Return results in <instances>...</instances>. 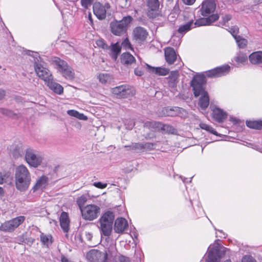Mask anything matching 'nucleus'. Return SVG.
Returning a JSON list of instances; mask_svg holds the SVG:
<instances>
[{"instance_id": "52", "label": "nucleus", "mask_w": 262, "mask_h": 262, "mask_svg": "<svg viewBox=\"0 0 262 262\" xmlns=\"http://www.w3.org/2000/svg\"><path fill=\"white\" fill-rule=\"evenodd\" d=\"M238 31V28L237 27L234 26L230 28V32L232 34V35L235 38V37L238 36L237 35V34Z\"/></svg>"}, {"instance_id": "35", "label": "nucleus", "mask_w": 262, "mask_h": 262, "mask_svg": "<svg viewBox=\"0 0 262 262\" xmlns=\"http://www.w3.org/2000/svg\"><path fill=\"white\" fill-rule=\"evenodd\" d=\"M147 6L151 11H154L157 10L160 6L158 0H147Z\"/></svg>"}, {"instance_id": "24", "label": "nucleus", "mask_w": 262, "mask_h": 262, "mask_svg": "<svg viewBox=\"0 0 262 262\" xmlns=\"http://www.w3.org/2000/svg\"><path fill=\"white\" fill-rule=\"evenodd\" d=\"M120 60L121 62L126 66L131 65L136 62L135 57L128 52L122 53L120 57Z\"/></svg>"}, {"instance_id": "23", "label": "nucleus", "mask_w": 262, "mask_h": 262, "mask_svg": "<svg viewBox=\"0 0 262 262\" xmlns=\"http://www.w3.org/2000/svg\"><path fill=\"white\" fill-rule=\"evenodd\" d=\"M60 224L61 228L65 233H68L69 230V219L68 214L66 212H62L60 215Z\"/></svg>"}, {"instance_id": "6", "label": "nucleus", "mask_w": 262, "mask_h": 262, "mask_svg": "<svg viewBox=\"0 0 262 262\" xmlns=\"http://www.w3.org/2000/svg\"><path fill=\"white\" fill-rule=\"evenodd\" d=\"M52 63L55 66L57 70L66 79H72L74 77V73L73 69L67 62L57 57L52 58Z\"/></svg>"}, {"instance_id": "21", "label": "nucleus", "mask_w": 262, "mask_h": 262, "mask_svg": "<svg viewBox=\"0 0 262 262\" xmlns=\"http://www.w3.org/2000/svg\"><path fill=\"white\" fill-rule=\"evenodd\" d=\"M110 50L108 53L110 56L114 61H116L120 54L121 51V47L119 45L118 42L115 43H112L111 46L110 47Z\"/></svg>"}, {"instance_id": "44", "label": "nucleus", "mask_w": 262, "mask_h": 262, "mask_svg": "<svg viewBox=\"0 0 262 262\" xmlns=\"http://www.w3.org/2000/svg\"><path fill=\"white\" fill-rule=\"evenodd\" d=\"M27 242H28L27 237V233H23L15 238V242L19 244L26 243Z\"/></svg>"}, {"instance_id": "7", "label": "nucleus", "mask_w": 262, "mask_h": 262, "mask_svg": "<svg viewBox=\"0 0 262 262\" xmlns=\"http://www.w3.org/2000/svg\"><path fill=\"white\" fill-rule=\"evenodd\" d=\"M24 216H19L5 221L0 226V231L4 232H12L25 220Z\"/></svg>"}, {"instance_id": "28", "label": "nucleus", "mask_w": 262, "mask_h": 262, "mask_svg": "<svg viewBox=\"0 0 262 262\" xmlns=\"http://www.w3.org/2000/svg\"><path fill=\"white\" fill-rule=\"evenodd\" d=\"M249 60L253 64L262 63V51L253 52L249 55Z\"/></svg>"}, {"instance_id": "13", "label": "nucleus", "mask_w": 262, "mask_h": 262, "mask_svg": "<svg viewBox=\"0 0 262 262\" xmlns=\"http://www.w3.org/2000/svg\"><path fill=\"white\" fill-rule=\"evenodd\" d=\"M112 93L118 98H127L133 95L131 89L128 86L123 85L113 88Z\"/></svg>"}, {"instance_id": "31", "label": "nucleus", "mask_w": 262, "mask_h": 262, "mask_svg": "<svg viewBox=\"0 0 262 262\" xmlns=\"http://www.w3.org/2000/svg\"><path fill=\"white\" fill-rule=\"evenodd\" d=\"M246 125L250 128L258 130L262 128L261 120L246 121Z\"/></svg>"}, {"instance_id": "37", "label": "nucleus", "mask_w": 262, "mask_h": 262, "mask_svg": "<svg viewBox=\"0 0 262 262\" xmlns=\"http://www.w3.org/2000/svg\"><path fill=\"white\" fill-rule=\"evenodd\" d=\"M0 113L3 115L10 118L18 117L16 114L14 113L12 111L9 109L1 107Z\"/></svg>"}, {"instance_id": "48", "label": "nucleus", "mask_w": 262, "mask_h": 262, "mask_svg": "<svg viewBox=\"0 0 262 262\" xmlns=\"http://www.w3.org/2000/svg\"><path fill=\"white\" fill-rule=\"evenodd\" d=\"M206 18L208 22V25H210L219 18V15L218 14H213Z\"/></svg>"}, {"instance_id": "12", "label": "nucleus", "mask_w": 262, "mask_h": 262, "mask_svg": "<svg viewBox=\"0 0 262 262\" xmlns=\"http://www.w3.org/2000/svg\"><path fill=\"white\" fill-rule=\"evenodd\" d=\"M230 70V67L228 64L223 65L215 68L206 72L208 77H219L228 74Z\"/></svg>"}, {"instance_id": "61", "label": "nucleus", "mask_w": 262, "mask_h": 262, "mask_svg": "<svg viewBox=\"0 0 262 262\" xmlns=\"http://www.w3.org/2000/svg\"><path fill=\"white\" fill-rule=\"evenodd\" d=\"M4 179L3 174L1 172H0V184H3V183L4 182Z\"/></svg>"}, {"instance_id": "45", "label": "nucleus", "mask_w": 262, "mask_h": 262, "mask_svg": "<svg viewBox=\"0 0 262 262\" xmlns=\"http://www.w3.org/2000/svg\"><path fill=\"white\" fill-rule=\"evenodd\" d=\"M207 23L206 17L199 18L196 20L195 23L193 22V27L194 28L195 27L208 25Z\"/></svg>"}, {"instance_id": "3", "label": "nucleus", "mask_w": 262, "mask_h": 262, "mask_svg": "<svg viewBox=\"0 0 262 262\" xmlns=\"http://www.w3.org/2000/svg\"><path fill=\"white\" fill-rule=\"evenodd\" d=\"M115 212L107 210L103 213L98 220V227L101 235L110 236L112 232L113 225L115 221Z\"/></svg>"}, {"instance_id": "46", "label": "nucleus", "mask_w": 262, "mask_h": 262, "mask_svg": "<svg viewBox=\"0 0 262 262\" xmlns=\"http://www.w3.org/2000/svg\"><path fill=\"white\" fill-rule=\"evenodd\" d=\"M122 46L126 50H133V47L127 37H126L122 42Z\"/></svg>"}, {"instance_id": "20", "label": "nucleus", "mask_w": 262, "mask_h": 262, "mask_svg": "<svg viewBox=\"0 0 262 262\" xmlns=\"http://www.w3.org/2000/svg\"><path fill=\"white\" fill-rule=\"evenodd\" d=\"M221 251L217 248H212L208 252L207 262H220Z\"/></svg>"}, {"instance_id": "5", "label": "nucleus", "mask_w": 262, "mask_h": 262, "mask_svg": "<svg viewBox=\"0 0 262 262\" xmlns=\"http://www.w3.org/2000/svg\"><path fill=\"white\" fill-rule=\"evenodd\" d=\"M30 56H32L34 57V67L35 71L36 73L38 76L42 79L45 83H46L48 81L51 79L53 76L50 71L47 68H45L42 64L41 63V61L40 60V57L38 56L35 57L34 56V54H35L36 56L37 55L38 53L36 52H33L32 51H29Z\"/></svg>"}, {"instance_id": "17", "label": "nucleus", "mask_w": 262, "mask_h": 262, "mask_svg": "<svg viewBox=\"0 0 262 262\" xmlns=\"http://www.w3.org/2000/svg\"><path fill=\"white\" fill-rule=\"evenodd\" d=\"M146 67L149 73L155 74L158 76H165L168 74L169 72L168 69L162 67H154L147 63H146Z\"/></svg>"}, {"instance_id": "26", "label": "nucleus", "mask_w": 262, "mask_h": 262, "mask_svg": "<svg viewBox=\"0 0 262 262\" xmlns=\"http://www.w3.org/2000/svg\"><path fill=\"white\" fill-rule=\"evenodd\" d=\"M48 178L46 176H42L39 177L32 188L33 192H35L39 189H42L45 188L48 184Z\"/></svg>"}, {"instance_id": "58", "label": "nucleus", "mask_w": 262, "mask_h": 262, "mask_svg": "<svg viewBox=\"0 0 262 262\" xmlns=\"http://www.w3.org/2000/svg\"><path fill=\"white\" fill-rule=\"evenodd\" d=\"M183 2L187 5H191L194 3L195 0H183Z\"/></svg>"}, {"instance_id": "60", "label": "nucleus", "mask_w": 262, "mask_h": 262, "mask_svg": "<svg viewBox=\"0 0 262 262\" xmlns=\"http://www.w3.org/2000/svg\"><path fill=\"white\" fill-rule=\"evenodd\" d=\"M85 235H86V238L90 241L91 240V239L93 237L92 234L89 232H86Z\"/></svg>"}, {"instance_id": "34", "label": "nucleus", "mask_w": 262, "mask_h": 262, "mask_svg": "<svg viewBox=\"0 0 262 262\" xmlns=\"http://www.w3.org/2000/svg\"><path fill=\"white\" fill-rule=\"evenodd\" d=\"M104 252L107 253V257L110 256L112 257L115 258V256H117V250L116 245L111 244L109 247L107 248L106 251H105Z\"/></svg>"}, {"instance_id": "32", "label": "nucleus", "mask_w": 262, "mask_h": 262, "mask_svg": "<svg viewBox=\"0 0 262 262\" xmlns=\"http://www.w3.org/2000/svg\"><path fill=\"white\" fill-rule=\"evenodd\" d=\"M99 81L102 84L111 82L112 77L108 73H100L98 76Z\"/></svg>"}, {"instance_id": "14", "label": "nucleus", "mask_w": 262, "mask_h": 262, "mask_svg": "<svg viewBox=\"0 0 262 262\" xmlns=\"http://www.w3.org/2000/svg\"><path fill=\"white\" fill-rule=\"evenodd\" d=\"M215 8L216 4L213 0H207L202 4L201 14L204 16H207L213 12Z\"/></svg>"}, {"instance_id": "62", "label": "nucleus", "mask_w": 262, "mask_h": 262, "mask_svg": "<svg viewBox=\"0 0 262 262\" xmlns=\"http://www.w3.org/2000/svg\"><path fill=\"white\" fill-rule=\"evenodd\" d=\"M219 231L222 234V235H219L220 237H223V238H225L226 237V235L225 234L222 232V231L221 230H219Z\"/></svg>"}, {"instance_id": "41", "label": "nucleus", "mask_w": 262, "mask_h": 262, "mask_svg": "<svg viewBox=\"0 0 262 262\" xmlns=\"http://www.w3.org/2000/svg\"><path fill=\"white\" fill-rule=\"evenodd\" d=\"M235 39L237 42V44L239 48H244L247 43V40L240 36L235 37Z\"/></svg>"}, {"instance_id": "63", "label": "nucleus", "mask_w": 262, "mask_h": 262, "mask_svg": "<svg viewBox=\"0 0 262 262\" xmlns=\"http://www.w3.org/2000/svg\"><path fill=\"white\" fill-rule=\"evenodd\" d=\"M147 15L149 17H154V16H153L152 15V13H151L150 11H149L148 13H147Z\"/></svg>"}, {"instance_id": "55", "label": "nucleus", "mask_w": 262, "mask_h": 262, "mask_svg": "<svg viewBox=\"0 0 262 262\" xmlns=\"http://www.w3.org/2000/svg\"><path fill=\"white\" fill-rule=\"evenodd\" d=\"M231 18L232 16L230 14H226L225 15V16L223 17V25H225V23L231 20Z\"/></svg>"}, {"instance_id": "54", "label": "nucleus", "mask_w": 262, "mask_h": 262, "mask_svg": "<svg viewBox=\"0 0 262 262\" xmlns=\"http://www.w3.org/2000/svg\"><path fill=\"white\" fill-rule=\"evenodd\" d=\"M40 241L43 244H46L49 242V237L45 235L43 233L40 234Z\"/></svg>"}, {"instance_id": "36", "label": "nucleus", "mask_w": 262, "mask_h": 262, "mask_svg": "<svg viewBox=\"0 0 262 262\" xmlns=\"http://www.w3.org/2000/svg\"><path fill=\"white\" fill-rule=\"evenodd\" d=\"M234 60L238 64L243 63L247 60V56L245 54L239 53L234 57Z\"/></svg>"}, {"instance_id": "18", "label": "nucleus", "mask_w": 262, "mask_h": 262, "mask_svg": "<svg viewBox=\"0 0 262 262\" xmlns=\"http://www.w3.org/2000/svg\"><path fill=\"white\" fill-rule=\"evenodd\" d=\"M212 118L217 122L221 123L227 118V113L219 107H215L212 111Z\"/></svg>"}, {"instance_id": "49", "label": "nucleus", "mask_w": 262, "mask_h": 262, "mask_svg": "<svg viewBox=\"0 0 262 262\" xmlns=\"http://www.w3.org/2000/svg\"><path fill=\"white\" fill-rule=\"evenodd\" d=\"M182 109V108L179 107H173L170 108H169V111L171 112V113L168 114L167 115L171 116L177 115L178 113H179L181 112V110Z\"/></svg>"}, {"instance_id": "53", "label": "nucleus", "mask_w": 262, "mask_h": 262, "mask_svg": "<svg viewBox=\"0 0 262 262\" xmlns=\"http://www.w3.org/2000/svg\"><path fill=\"white\" fill-rule=\"evenodd\" d=\"M93 185L97 188L100 189H103L107 186V184H103L100 182H95Z\"/></svg>"}, {"instance_id": "56", "label": "nucleus", "mask_w": 262, "mask_h": 262, "mask_svg": "<svg viewBox=\"0 0 262 262\" xmlns=\"http://www.w3.org/2000/svg\"><path fill=\"white\" fill-rule=\"evenodd\" d=\"M6 95V92L5 90L0 89V101L3 100Z\"/></svg>"}, {"instance_id": "15", "label": "nucleus", "mask_w": 262, "mask_h": 262, "mask_svg": "<svg viewBox=\"0 0 262 262\" xmlns=\"http://www.w3.org/2000/svg\"><path fill=\"white\" fill-rule=\"evenodd\" d=\"M128 227L127 221L123 217H118L114 223V229L117 233H122Z\"/></svg>"}, {"instance_id": "2", "label": "nucleus", "mask_w": 262, "mask_h": 262, "mask_svg": "<svg viewBox=\"0 0 262 262\" xmlns=\"http://www.w3.org/2000/svg\"><path fill=\"white\" fill-rule=\"evenodd\" d=\"M31 182V174L24 165L17 166L15 170V184L16 188L21 191H26Z\"/></svg>"}, {"instance_id": "40", "label": "nucleus", "mask_w": 262, "mask_h": 262, "mask_svg": "<svg viewBox=\"0 0 262 262\" xmlns=\"http://www.w3.org/2000/svg\"><path fill=\"white\" fill-rule=\"evenodd\" d=\"M114 262H130V259L127 256L119 254L113 258Z\"/></svg>"}, {"instance_id": "51", "label": "nucleus", "mask_w": 262, "mask_h": 262, "mask_svg": "<svg viewBox=\"0 0 262 262\" xmlns=\"http://www.w3.org/2000/svg\"><path fill=\"white\" fill-rule=\"evenodd\" d=\"M143 150L144 149L152 150L154 149V146L155 144L152 143L146 142V143H143Z\"/></svg>"}, {"instance_id": "50", "label": "nucleus", "mask_w": 262, "mask_h": 262, "mask_svg": "<svg viewBox=\"0 0 262 262\" xmlns=\"http://www.w3.org/2000/svg\"><path fill=\"white\" fill-rule=\"evenodd\" d=\"M94 0H81V6L85 9H88L93 3Z\"/></svg>"}, {"instance_id": "1", "label": "nucleus", "mask_w": 262, "mask_h": 262, "mask_svg": "<svg viewBox=\"0 0 262 262\" xmlns=\"http://www.w3.org/2000/svg\"><path fill=\"white\" fill-rule=\"evenodd\" d=\"M206 83V76L203 74H195L190 82L193 95L195 97L201 96L199 105L202 110H205L209 104V97L205 90Z\"/></svg>"}, {"instance_id": "27", "label": "nucleus", "mask_w": 262, "mask_h": 262, "mask_svg": "<svg viewBox=\"0 0 262 262\" xmlns=\"http://www.w3.org/2000/svg\"><path fill=\"white\" fill-rule=\"evenodd\" d=\"M178 73L177 71H172L170 73L169 77H168V85L169 87L174 88L177 86L178 82Z\"/></svg>"}, {"instance_id": "57", "label": "nucleus", "mask_w": 262, "mask_h": 262, "mask_svg": "<svg viewBox=\"0 0 262 262\" xmlns=\"http://www.w3.org/2000/svg\"><path fill=\"white\" fill-rule=\"evenodd\" d=\"M134 73L135 75L139 76H141L143 74V72L142 71L136 68L134 70Z\"/></svg>"}, {"instance_id": "30", "label": "nucleus", "mask_w": 262, "mask_h": 262, "mask_svg": "<svg viewBox=\"0 0 262 262\" xmlns=\"http://www.w3.org/2000/svg\"><path fill=\"white\" fill-rule=\"evenodd\" d=\"M193 21L191 20L186 24L181 25L178 29V32L180 34H183L190 30L193 27Z\"/></svg>"}, {"instance_id": "39", "label": "nucleus", "mask_w": 262, "mask_h": 262, "mask_svg": "<svg viewBox=\"0 0 262 262\" xmlns=\"http://www.w3.org/2000/svg\"><path fill=\"white\" fill-rule=\"evenodd\" d=\"M143 147V143H133L131 145L125 146V147L129 148V149L138 151L142 150Z\"/></svg>"}, {"instance_id": "11", "label": "nucleus", "mask_w": 262, "mask_h": 262, "mask_svg": "<svg viewBox=\"0 0 262 262\" xmlns=\"http://www.w3.org/2000/svg\"><path fill=\"white\" fill-rule=\"evenodd\" d=\"M148 35L147 30L141 26L134 28L132 32L133 40L139 43L144 42Z\"/></svg>"}, {"instance_id": "59", "label": "nucleus", "mask_w": 262, "mask_h": 262, "mask_svg": "<svg viewBox=\"0 0 262 262\" xmlns=\"http://www.w3.org/2000/svg\"><path fill=\"white\" fill-rule=\"evenodd\" d=\"M88 19L90 22V25H93V18H92V14L91 13V12H89V14H88Z\"/></svg>"}, {"instance_id": "9", "label": "nucleus", "mask_w": 262, "mask_h": 262, "mask_svg": "<svg viewBox=\"0 0 262 262\" xmlns=\"http://www.w3.org/2000/svg\"><path fill=\"white\" fill-rule=\"evenodd\" d=\"M25 160L31 166L37 167L40 165L42 161V158L36 154V151L31 148L25 150Z\"/></svg>"}, {"instance_id": "8", "label": "nucleus", "mask_w": 262, "mask_h": 262, "mask_svg": "<svg viewBox=\"0 0 262 262\" xmlns=\"http://www.w3.org/2000/svg\"><path fill=\"white\" fill-rule=\"evenodd\" d=\"M81 212L83 219L92 221L98 217L100 212V208L95 205H89L81 209Z\"/></svg>"}, {"instance_id": "47", "label": "nucleus", "mask_w": 262, "mask_h": 262, "mask_svg": "<svg viewBox=\"0 0 262 262\" xmlns=\"http://www.w3.org/2000/svg\"><path fill=\"white\" fill-rule=\"evenodd\" d=\"M96 45L99 47L104 50H108L110 49L108 46L103 39H100L96 41Z\"/></svg>"}, {"instance_id": "42", "label": "nucleus", "mask_w": 262, "mask_h": 262, "mask_svg": "<svg viewBox=\"0 0 262 262\" xmlns=\"http://www.w3.org/2000/svg\"><path fill=\"white\" fill-rule=\"evenodd\" d=\"M86 201L87 198L84 195H82L77 199L76 202L81 211V209H83L84 208L83 206L84 205Z\"/></svg>"}, {"instance_id": "16", "label": "nucleus", "mask_w": 262, "mask_h": 262, "mask_svg": "<svg viewBox=\"0 0 262 262\" xmlns=\"http://www.w3.org/2000/svg\"><path fill=\"white\" fill-rule=\"evenodd\" d=\"M93 12L99 20L104 19L106 17V10L105 7L99 2L93 4Z\"/></svg>"}, {"instance_id": "22", "label": "nucleus", "mask_w": 262, "mask_h": 262, "mask_svg": "<svg viewBox=\"0 0 262 262\" xmlns=\"http://www.w3.org/2000/svg\"><path fill=\"white\" fill-rule=\"evenodd\" d=\"M50 89L58 95H61L63 91V88L59 83L54 81L53 77L45 83Z\"/></svg>"}, {"instance_id": "43", "label": "nucleus", "mask_w": 262, "mask_h": 262, "mask_svg": "<svg viewBox=\"0 0 262 262\" xmlns=\"http://www.w3.org/2000/svg\"><path fill=\"white\" fill-rule=\"evenodd\" d=\"M159 122L156 121H146L144 123V127H147L149 129L156 128L159 127Z\"/></svg>"}, {"instance_id": "64", "label": "nucleus", "mask_w": 262, "mask_h": 262, "mask_svg": "<svg viewBox=\"0 0 262 262\" xmlns=\"http://www.w3.org/2000/svg\"><path fill=\"white\" fill-rule=\"evenodd\" d=\"M3 194H4V189H3L2 187H0V196L3 195Z\"/></svg>"}, {"instance_id": "38", "label": "nucleus", "mask_w": 262, "mask_h": 262, "mask_svg": "<svg viewBox=\"0 0 262 262\" xmlns=\"http://www.w3.org/2000/svg\"><path fill=\"white\" fill-rule=\"evenodd\" d=\"M200 127L201 128L204 129L214 135H217L218 134L214 129L210 125H209L206 123H201L200 124Z\"/></svg>"}, {"instance_id": "19", "label": "nucleus", "mask_w": 262, "mask_h": 262, "mask_svg": "<svg viewBox=\"0 0 262 262\" xmlns=\"http://www.w3.org/2000/svg\"><path fill=\"white\" fill-rule=\"evenodd\" d=\"M165 58L169 64H173L177 59V54L174 50L171 47L166 48L164 50Z\"/></svg>"}, {"instance_id": "4", "label": "nucleus", "mask_w": 262, "mask_h": 262, "mask_svg": "<svg viewBox=\"0 0 262 262\" xmlns=\"http://www.w3.org/2000/svg\"><path fill=\"white\" fill-rule=\"evenodd\" d=\"M133 18L131 16L128 15L123 17L119 21L114 20L110 23L111 32L116 36H121L126 33L127 28L132 21Z\"/></svg>"}, {"instance_id": "10", "label": "nucleus", "mask_w": 262, "mask_h": 262, "mask_svg": "<svg viewBox=\"0 0 262 262\" xmlns=\"http://www.w3.org/2000/svg\"><path fill=\"white\" fill-rule=\"evenodd\" d=\"M86 258L90 262H106L107 253L96 249H92L86 254Z\"/></svg>"}, {"instance_id": "33", "label": "nucleus", "mask_w": 262, "mask_h": 262, "mask_svg": "<svg viewBox=\"0 0 262 262\" xmlns=\"http://www.w3.org/2000/svg\"><path fill=\"white\" fill-rule=\"evenodd\" d=\"M68 114L70 116L75 117L80 120H86L88 119V117L86 116H85L83 114L80 113L78 111L75 110H69L68 111Z\"/></svg>"}, {"instance_id": "29", "label": "nucleus", "mask_w": 262, "mask_h": 262, "mask_svg": "<svg viewBox=\"0 0 262 262\" xmlns=\"http://www.w3.org/2000/svg\"><path fill=\"white\" fill-rule=\"evenodd\" d=\"M158 128L164 133L175 134L177 133L176 129L172 125L169 124H164L160 122Z\"/></svg>"}, {"instance_id": "25", "label": "nucleus", "mask_w": 262, "mask_h": 262, "mask_svg": "<svg viewBox=\"0 0 262 262\" xmlns=\"http://www.w3.org/2000/svg\"><path fill=\"white\" fill-rule=\"evenodd\" d=\"M10 153L15 159L22 157L24 155V151L21 144L12 145L10 148Z\"/></svg>"}]
</instances>
